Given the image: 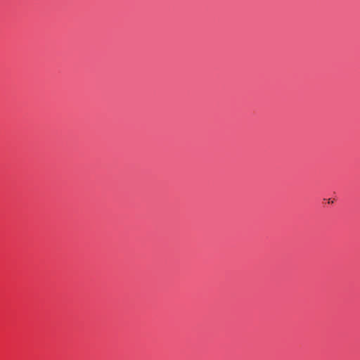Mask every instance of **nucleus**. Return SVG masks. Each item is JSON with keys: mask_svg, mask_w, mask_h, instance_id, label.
I'll use <instances>...</instances> for the list:
<instances>
[{"mask_svg": "<svg viewBox=\"0 0 360 360\" xmlns=\"http://www.w3.org/2000/svg\"><path fill=\"white\" fill-rule=\"evenodd\" d=\"M330 202H331V203H333V200H330V199H328V203H330Z\"/></svg>", "mask_w": 360, "mask_h": 360, "instance_id": "obj_1", "label": "nucleus"}]
</instances>
